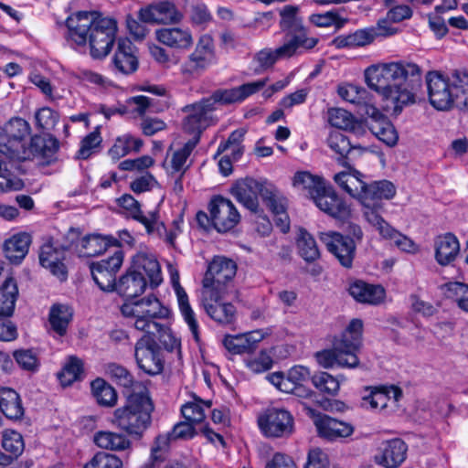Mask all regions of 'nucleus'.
Wrapping results in <instances>:
<instances>
[{"instance_id":"a211bd4d","label":"nucleus","mask_w":468,"mask_h":468,"mask_svg":"<svg viewBox=\"0 0 468 468\" xmlns=\"http://www.w3.org/2000/svg\"><path fill=\"white\" fill-rule=\"evenodd\" d=\"M139 18L144 23L169 25L179 23L183 14L173 2L161 1L141 8Z\"/></svg>"},{"instance_id":"f8f14e48","label":"nucleus","mask_w":468,"mask_h":468,"mask_svg":"<svg viewBox=\"0 0 468 468\" xmlns=\"http://www.w3.org/2000/svg\"><path fill=\"white\" fill-rule=\"evenodd\" d=\"M318 238L343 267H352L356 247L354 239L336 231L319 232Z\"/></svg>"},{"instance_id":"4468645a","label":"nucleus","mask_w":468,"mask_h":468,"mask_svg":"<svg viewBox=\"0 0 468 468\" xmlns=\"http://www.w3.org/2000/svg\"><path fill=\"white\" fill-rule=\"evenodd\" d=\"M228 292H201V304L207 314L220 324H230L236 319V308L230 303H224Z\"/></svg>"},{"instance_id":"603ef678","label":"nucleus","mask_w":468,"mask_h":468,"mask_svg":"<svg viewBox=\"0 0 468 468\" xmlns=\"http://www.w3.org/2000/svg\"><path fill=\"white\" fill-rule=\"evenodd\" d=\"M211 406L212 402L210 400H203L195 396L193 401L186 402L181 407V413L185 420L197 424L205 420V410L210 409Z\"/></svg>"},{"instance_id":"052dcab7","label":"nucleus","mask_w":468,"mask_h":468,"mask_svg":"<svg viewBox=\"0 0 468 468\" xmlns=\"http://www.w3.org/2000/svg\"><path fill=\"white\" fill-rule=\"evenodd\" d=\"M363 215L366 220L373 226L378 233L384 238L392 227L382 218L380 210L382 206L374 205L370 206L368 202H365Z\"/></svg>"},{"instance_id":"37998d69","label":"nucleus","mask_w":468,"mask_h":468,"mask_svg":"<svg viewBox=\"0 0 468 468\" xmlns=\"http://www.w3.org/2000/svg\"><path fill=\"white\" fill-rule=\"evenodd\" d=\"M297 49L292 44H284L275 49L263 48L256 53L254 60L258 63L261 69L271 68L277 60L281 58H291L296 53Z\"/></svg>"},{"instance_id":"3c124183","label":"nucleus","mask_w":468,"mask_h":468,"mask_svg":"<svg viewBox=\"0 0 468 468\" xmlns=\"http://www.w3.org/2000/svg\"><path fill=\"white\" fill-rule=\"evenodd\" d=\"M91 392L99 405L113 407L117 403V392L102 378H96L90 384Z\"/></svg>"},{"instance_id":"1a4fd4ad","label":"nucleus","mask_w":468,"mask_h":468,"mask_svg":"<svg viewBox=\"0 0 468 468\" xmlns=\"http://www.w3.org/2000/svg\"><path fill=\"white\" fill-rule=\"evenodd\" d=\"M236 263L225 257H216L208 265L202 282L201 292H229V282L236 274Z\"/></svg>"},{"instance_id":"ea45409f","label":"nucleus","mask_w":468,"mask_h":468,"mask_svg":"<svg viewBox=\"0 0 468 468\" xmlns=\"http://www.w3.org/2000/svg\"><path fill=\"white\" fill-rule=\"evenodd\" d=\"M0 410L11 420H20L24 414L25 409L22 404L19 394L10 388H0Z\"/></svg>"},{"instance_id":"412c9836","label":"nucleus","mask_w":468,"mask_h":468,"mask_svg":"<svg viewBox=\"0 0 468 468\" xmlns=\"http://www.w3.org/2000/svg\"><path fill=\"white\" fill-rule=\"evenodd\" d=\"M267 186L253 178H245L231 187V194L246 208L256 213L259 208V196L263 198Z\"/></svg>"},{"instance_id":"39448f33","label":"nucleus","mask_w":468,"mask_h":468,"mask_svg":"<svg viewBox=\"0 0 468 468\" xmlns=\"http://www.w3.org/2000/svg\"><path fill=\"white\" fill-rule=\"evenodd\" d=\"M121 312L131 326L150 336L156 335L162 320L170 314L169 309L154 295L125 303L122 305Z\"/></svg>"},{"instance_id":"680f3d73","label":"nucleus","mask_w":468,"mask_h":468,"mask_svg":"<svg viewBox=\"0 0 468 468\" xmlns=\"http://www.w3.org/2000/svg\"><path fill=\"white\" fill-rule=\"evenodd\" d=\"M107 372L119 385L127 389L128 394L135 393L137 385H144L143 382L134 381L131 373L120 365L114 363L108 365Z\"/></svg>"},{"instance_id":"a878e982","label":"nucleus","mask_w":468,"mask_h":468,"mask_svg":"<svg viewBox=\"0 0 468 468\" xmlns=\"http://www.w3.org/2000/svg\"><path fill=\"white\" fill-rule=\"evenodd\" d=\"M408 446L400 439H392L384 441L375 456L377 463L385 468H397L406 459Z\"/></svg>"},{"instance_id":"aec40b11","label":"nucleus","mask_w":468,"mask_h":468,"mask_svg":"<svg viewBox=\"0 0 468 468\" xmlns=\"http://www.w3.org/2000/svg\"><path fill=\"white\" fill-rule=\"evenodd\" d=\"M366 113L369 116L367 127L370 132L388 146L396 145L399 134L391 122L374 106H370Z\"/></svg>"},{"instance_id":"49530a36","label":"nucleus","mask_w":468,"mask_h":468,"mask_svg":"<svg viewBox=\"0 0 468 468\" xmlns=\"http://www.w3.org/2000/svg\"><path fill=\"white\" fill-rule=\"evenodd\" d=\"M93 441L98 447L111 451H123L131 446V441L124 435L108 431L96 432Z\"/></svg>"},{"instance_id":"473e14b6","label":"nucleus","mask_w":468,"mask_h":468,"mask_svg":"<svg viewBox=\"0 0 468 468\" xmlns=\"http://www.w3.org/2000/svg\"><path fill=\"white\" fill-rule=\"evenodd\" d=\"M58 150V142L55 137L35 135L31 138L29 146L26 147V151L29 152L27 160L38 157L44 164H50Z\"/></svg>"},{"instance_id":"e433bc0d","label":"nucleus","mask_w":468,"mask_h":468,"mask_svg":"<svg viewBox=\"0 0 468 468\" xmlns=\"http://www.w3.org/2000/svg\"><path fill=\"white\" fill-rule=\"evenodd\" d=\"M368 395L362 398V408L372 410H382L387 408L390 400V394L393 395V401L397 402L401 397V390L391 387L388 388H367Z\"/></svg>"},{"instance_id":"0eeeda50","label":"nucleus","mask_w":468,"mask_h":468,"mask_svg":"<svg viewBox=\"0 0 468 468\" xmlns=\"http://www.w3.org/2000/svg\"><path fill=\"white\" fill-rule=\"evenodd\" d=\"M298 6L288 5L280 10V27L289 37L286 44H292L295 49L303 48L311 49L318 43V38L309 37L307 29L303 24L302 17L298 15Z\"/></svg>"},{"instance_id":"dca6fc26","label":"nucleus","mask_w":468,"mask_h":468,"mask_svg":"<svg viewBox=\"0 0 468 468\" xmlns=\"http://www.w3.org/2000/svg\"><path fill=\"white\" fill-rule=\"evenodd\" d=\"M208 210L211 223L218 232H227L232 229L240 218L234 204L222 197H214L208 205Z\"/></svg>"},{"instance_id":"f257e3e1","label":"nucleus","mask_w":468,"mask_h":468,"mask_svg":"<svg viewBox=\"0 0 468 468\" xmlns=\"http://www.w3.org/2000/svg\"><path fill=\"white\" fill-rule=\"evenodd\" d=\"M365 80L383 100L389 101L399 114L404 106L415 102L414 91L421 86V69L405 61L379 63L366 69Z\"/></svg>"},{"instance_id":"c03bdc74","label":"nucleus","mask_w":468,"mask_h":468,"mask_svg":"<svg viewBox=\"0 0 468 468\" xmlns=\"http://www.w3.org/2000/svg\"><path fill=\"white\" fill-rule=\"evenodd\" d=\"M377 37V32L373 27L356 30L348 35L339 36L333 41L338 48H357L371 44Z\"/></svg>"},{"instance_id":"69168bd1","label":"nucleus","mask_w":468,"mask_h":468,"mask_svg":"<svg viewBox=\"0 0 468 468\" xmlns=\"http://www.w3.org/2000/svg\"><path fill=\"white\" fill-rule=\"evenodd\" d=\"M2 438L3 448L9 452V455L14 457V459L23 453L25 442L23 436L19 432L14 430H5L3 431Z\"/></svg>"},{"instance_id":"6e6552de","label":"nucleus","mask_w":468,"mask_h":468,"mask_svg":"<svg viewBox=\"0 0 468 468\" xmlns=\"http://www.w3.org/2000/svg\"><path fill=\"white\" fill-rule=\"evenodd\" d=\"M258 425L267 438H288L294 431V418L285 409L271 408L259 416Z\"/></svg>"},{"instance_id":"09e8293b","label":"nucleus","mask_w":468,"mask_h":468,"mask_svg":"<svg viewBox=\"0 0 468 468\" xmlns=\"http://www.w3.org/2000/svg\"><path fill=\"white\" fill-rule=\"evenodd\" d=\"M327 144L340 157H345L352 150L363 152L366 148L359 144L353 143L349 137L339 131L331 132L327 138Z\"/></svg>"},{"instance_id":"0e129e2a","label":"nucleus","mask_w":468,"mask_h":468,"mask_svg":"<svg viewBox=\"0 0 468 468\" xmlns=\"http://www.w3.org/2000/svg\"><path fill=\"white\" fill-rule=\"evenodd\" d=\"M171 438L168 434L159 435L155 438L151 449L149 462L145 463L144 468H156L165 458V453L169 447Z\"/></svg>"},{"instance_id":"72a5a7b5","label":"nucleus","mask_w":468,"mask_h":468,"mask_svg":"<svg viewBox=\"0 0 468 468\" xmlns=\"http://www.w3.org/2000/svg\"><path fill=\"white\" fill-rule=\"evenodd\" d=\"M133 268L135 272L146 276L152 287H157L162 282L161 268L156 258L145 252L137 253L133 259Z\"/></svg>"},{"instance_id":"864d4df0","label":"nucleus","mask_w":468,"mask_h":468,"mask_svg":"<svg viewBox=\"0 0 468 468\" xmlns=\"http://www.w3.org/2000/svg\"><path fill=\"white\" fill-rule=\"evenodd\" d=\"M300 256L307 262H314L320 258V250L314 238L306 230H300L296 241Z\"/></svg>"},{"instance_id":"9d476101","label":"nucleus","mask_w":468,"mask_h":468,"mask_svg":"<svg viewBox=\"0 0 468 468\" xmlns=\"http://www.w3.org/2000/svg\"><path fill=\"white\" fill-rule=\"evenodd\" d=\"M134 357L139 368L148 375H158L164 369L162 350L153 336L144 335L137 340Z\"/></svg>"},{"instance_id":"c756f323","label":"nucleus","mask_w":468,"mask_h":468,"mask_svg":"<svg viewBox=\"0 0 468 468\" xmlns=\"http://www.w3.org/2000/svg\"><path fill=\"white\" fill-rule=\"evenodd\" d=\"M112 63L119 72L125 75L137 70L139 62L135 55V47L129 39L122 38L118 40Z\"/></svg>"},{"instance_id":"5fc2aeb1","label":"nucleus","mask_w":468,"mask_h":468,"mask_svg":"<svg viewBox=\"0 0 468 468\" xmlns=\"http://www.w3.org/2000/svg\"><path fill=\"white\" fill-rule=\"evenodd\" d=\"M82 374L83 362L76 356H70L61 371L58 373V378L62 386L67 387L80 380L82 378Z\"/></svg>"},{"instance_id":"ddd939ff","label":"nucleus","mask_w":468,"mask_h":468,"mask_svg":"<svg viewBox=\"0 0 468 468\" xmlns=\"http://www.w3.org/2000/svg\"><path fill=\"white\" fill-rule=\"evenodd\" d=\"M216 109L206 98L192 104L186 105L182 111L186 114L183 119V129L200 139L201 133L212 122L210 113Z\"/></svg>"},{"instance_id":"393cba45","label":"nucleus","mask_w":468,"mask_h":468,"mask_svg":"<svg viewBox=\"0 0 468 468\" xmlns=\"http://www.w3.org/2000/svg\"><path fill=\"white\" fill-rule=\"evenodd\" d=\"M310 378V370L303 366L292 367L286 375L282 372H274L267 377L273 386L285 393H290L295 387L304 384Z\"/></svg>"},{"instance_id":"8fccbe9b","label":"nucleus","mask_w":468,"mask_h":468,"mask_svg":"<svg viewBox=\"0 0 468 468\" xmlns=\"http://www.w3.org/2000/svg\"><path fill=\"white\" fill-rule=\"evenodd\" d=\"M142 146L143 141L140 138L126 133L115 140L114 144L109 150V155L113 160H119L131 152H139Z\"/></svg>"},{"instance_id":"bf43d9fd","label":"nucleus","mask_w":468,"mask_h":468,"mask_svg":"<svg viewBox=\"0 0 468 468\" xmlns=\"http://www.w3.org/2000/svg\"><path fill=\"white\" fill-rule=\"evenodd\" d=\"M198 144V136H194L184 146L175 151L171 157V169L175 173H184L187 168L186 161Z\"/></svg>"},{"instance_id":"5701e85b","label":"nucleus","mask_w":468,"mask_h":468,"mask_svg":"<svg viewBox=\"0 0 468 468\" xmlns=\"http://www.w3.org/2000/svg\"><path fill=\"white\" fill-rule=\"evenodd\" d=\"M316 207L325 214L337 219H346L351 214L349 206L341 198L332 186H327L314 199Z\"/></svg>"},{"instance_id":"423d86ee","label":"nucleus","mask_w":468,"mask_h":468,"mask_svg":"<svg viewBox=\"0 0 468 468\" xmlns=\"http://www.w3.org/2000/svg\"><path fill=\"white\" fill-rule=\"evenodd\" d=\"M31 133L29 123L18 117L11 118L0 127V153L10 161L27 160V142Z\"/></svg>"},{"instance_id":"338daca9","label":"nucleus","mask_w":468,"mask_h":468,"mask_svg":"<svg viewBox=\"0 0 468 468\" xmlns=\"http://www.w3.org/2000/svg\"><path fill=\"white\" fill-rule=\"evenodd\" d=\"M314 386L321 392L335 396L340 388V382L337 378L326 372H320L312 377Z\"/></svg>"},{"instance_id":"20e7f679","label":"nucleus","mask_w":468,"mask_h":468,"mask_svg":"<svg viewBox=\"0 0 468 468\" xmlns=\"http://www.w3.org/2000/svg\"><path fill=\"white\" fill-rule=\"evenodd\" d=\"M154 404L145 385H137L135 393L128 394L124 406L114 410L112 422L129 435L141 438L150 427Z\"/></svg>"},{"instance_id":"4c0bfd02","label":"nucleus","mask_w":468,"mask_h":468,"mask_svg":"<svg viewBox=\"0 0 468 468\" xmlns=\"http://www.w3.org/2000/svg\"><path fill=\"white\" fill-rule=\"evenodd\" d=\"M348 292L357 302L368 304H378L385 298V290L380 285L356 281L350 284Z\"/></svg>"},{"instance_id":"9b49d317","label":"nucleus","mask_w":468,"mask_h":468,"mask_svg":"<svg viewBox=\"0 0 468 468\" xmlns=\"http://www.w3.org/2000/svg\"><path fill=\"white\" fill-rule=\"evenodd\" d=\"M66 238L69 243L65 244V248H74L81 257L97 256L110 246L118 244V241L110 236L90 234L80 237V232L75 229H70Z\"/></svg>"},{"instance_id":"2eb2a0df","label":"nucleus","mask_w":468,"mask_h":468,"mask_svg":"<svg viewBox=\"0 0 468 468\" xmlns=\"http://www.w3.org/2000/svg\"><path fill=\"white\" fill-rule=\"evenodd\" d=\"M122 264V251H116L112 257L90 264L92 278L101 290L114 291L117 284L115 276Z\"/></svg>"},{"instance_id":"774afa93","label":"nucleus","mask_w":468,"mask_h":468,"mask_svg":"<svg viewBox=\"0 0 468 468\" xmlns=\"http://www.w3.org/2000/svg\"><path fill=\"white\" fill-rule=\"evenodd\" d=\"M13 356L23 370L35 372L40 366L38 355L33 349L16 350Z\"/></svg>"},{"instance_id":"7ed1b4c3","label":"nucleus","mask_w":468,"mask_h":468,"mask_svg":"<svg viewBox=\"0 0 468 468\" xmlns=\"http://www.w3.org/2000/svg\"><path fill=\"white\" fill-rule=\"evenodd\" d=\"M431 104L438 110H448L454 103L468 112V70L454 69L450 75L433 70L426 75Z\"/></svg>"},{"instance_id":"58836bf2","label":"nucleus","mask_w":468,"mask_h":468,"mask_svg":"<svg viewBox=\"0 0 468 468\" xmlns=\"http://www.w3.org/2000/svg\"><path fill=\"white\" fill-rule=\"evenodd\" d=\"M361 176L358 171L353 173L340 172L335 175L334 179L351 197L365 203L367 185L361 179Z\"/></svg>"},{"instance_id":"13d9d810","label":"nucleus","mask_w":468,"mask_h":468,"mask_svg":"<svg viewBox=\"0 0 468 468\" xmlns=\"http://www.w3.org/2000/svg\"><path fill=\"white\" fill-rule=\"evenodd\" d=\"M71 318V313L67 305L55 304L49 312V323L51 328L59 335L66 334L67 327Z\"/></svg>"},{"instance_id":"f03ea898","label":"nucleus","mask_w":468,"mask_h":468,"mask_svg":"<svg viewBox=\"0 0 468 468\" xmlns=\"http://www.w3.org/2000/svg\"><path fill=\"white\" fill-rule=\"evenodd\" d=\"M66 25L72 41L78 45L89 42L92 58H105L112 50L117 33L114 19L97 12L80 11L69 16Z\"/></svg>"},{"instance_id":"f3484780","label":"nucleus","mask_w":468,"mask_h":468,"mask_svg":"<svg viewBox=\"0 0 468 468\" xmlns=\"http://www.w3.org/2000/svg\"><path fill=\"white\" fill-rule=\"evenodd\" d=\"M268 81L269 79L265 78L256 81L244 83L231 89L217 90L210 97L206 99L209 101V104L212 107H215L216 103L224 105L239 103L260 91L266 86Z\"/></svg>"},{"instance_id":"de8ad7c7","label":"nucleus","mask_w":468,"mask_h":468,"mask_svg":"<svg viewBox=\"0 0 468 468\" xmlns=\"http://www.w3.org/2000/svg\"><path fill=\"white\" fill-rule=\"evenodd\" d=\"M17 293L18 289L14 278H6L0 287V317H8L13 314Z\"/></svg>"},{"instance_id":"c85d7f7f","label":"nucleus","mask_w":468,"mask_h":468,"mask_svg":"<svg viewBox=\"0 0 468 468\" xmlns=\"http://www.w3.org/2000/svg\"><path fill=\"white\" fill-rule=\"evenodd\" d=\"M66 249L65 245H63V249H58L48 242L41 247L39 253V261L42 267L48 269L60 281L67 279V270L63 263L65 259L64 250Z\"/></svg>"},{"instance_id":"cd10ccee","label":"nucleus","mask_w":468,"mask_h":468,"mask_svg":"<svg viewBox=\"0 0 468 468\" xmlns=\"http://www.w3.org/2000/svg\"><path fill=\"white\" fill-rule=\"evenodd\" d=\"M157 41L174 49H189L194 39L187 27H172L158 28L154 32Z\"/></svg>"},{"instance_id":"2f4dec72","label":"nucleus","mask_w":468,"mask_h":468,"mask_svg":"<svg viewBox=\"0 0 468 468\" xmlns=\"http://www.w3.org/2000/svg\"><path fill=\"white\" fill-rule=\"evenodd\" d=\"M264 337L263 331L255 330L242 335H228L224 338L223 344L232 354L251 353Z\"/></svg>"},{"instance_id":"4d7b16f0","label":"nucleus","mask_w":468,"mask_h":468,"mask_svg":"<svg viewBox=\"0 0 468 468\" xmlns=\"http://www.w3.org/2000/svg\"><path fill=\"white\" fill-rule=\"evenodd\" d=\"M396 195V186L388 180L374 181L367 185L366 202L378 199H391Z\"/></svg>"},{"instance_id":"a18cd8bd","label":"nucleus","mask_w":468,"mask_h":468,"mask_svg":"<svg viewBox=\"0 0 468 468\" xmlns=\"http://www.w3.org/2000/svg\"><path fill=\"white\" fill-rule=\"evenodd\" d=\"M293 186L303 191H306L312 199L327 186L322 177L305 171L297 172L294 175Z\"/></svg>"},{"instance_id":"bb28decb","label":"nucleus","mask_w":468,"mask_h":468,"mask_svg":"<svg viewBox=\"0 0 468 468\" xmlns=\"http://www.w3.org/2000/svg\"><path fill=\"white\" fill-rule=\"evenodd\" d=\"M363 323L360 319H353L340 337L334 341L336 350L344 353L349 359L350 356H356L362 342Z\"/></svg>"},{"instance_id":"b1692460","label":"nucleus","mask_w":468,"mask_h":468,"mask_svg":"<svg viewBox=\"0 0 468 468\" xmlns=\"http://www.w3.org/2000/svg\"><path fill=\"white\" fill-rule=\"evenodd\" d=\"M170 276H171V283L173 285V288H174L175 292L177 297L180 313L184 318V321L188 325V328H189L195 341L199 342V339H200L199 325H198L197 320L196 318V314L189 303L188 296H187L186 291L180 285L179 274H178L177 271L171 269Z\"/></svg>"},{"instance_id":"79ce46f5","label":"nucleus","mask_w":468,"mask_h":468,"mask_svg":"<svg viewBox=\"0 0 468 468\" xmlns=\"http://www.w3.org/2000/svg\"><path fill=\"white\" fill-rule=\"evenodd\" d=\"M316 359L319 365L324 368L334 367L355 368L359 366L357 356H350L349 359H347L344 353L336 350V346L334 344L332 349L318 352L316 354Z\"/></svg>"},{"instance_id":"e2e57ef3","label":"nucleus","mask_w":468,"mask_h":468,"mask_svg":"<svg viewBox=\"0 0 468 468\" xmlns=\"http://www.w3.org/2000/svg\"><path fill=\"white\" fill-rule=\"evenodd\" d=\"M445 288L446 297L455 302L460 309L468 313V284L453 282L445 284Z\"/></svg>"},{"instance_id":"f704fd0d","label":"nucleus","mask_w":468,"mask_h":468,"mask_svg":"<svg viewBox=\"0 0 468 468\" xmlns=\"http://www.w3.org/2000/svg\"><path fill=\"white\" fill-rule=\"evenodd\" d=\"M435 259L441 265L446 266L455 261L460 253V243L452 233H445L435 239Z\"/></svg>"},{"instance_id":"a19ab883","label":"nucleus","mask_w":468,"mask_h":468,"mask_svg":"<svg viewBox=\"0 0 468 468\" xmlns=\"http://www.w3.org/2000/svg\"><path fill=\"white\" fill-rule=\"evenodd\" d=\"M145 288L146 280L142 272L129 271L120 278L114 290L124 297L134 298L142 294Z\"/></svg>"},{"instance_id":"6ab92c4d","label":"nucleus","mask_w":468,"mask_h":468,"mask_svg":"<svg viewBox=\"0 0 468 468\" xmlns=\"http://www.w3.org/2000/svg\"><path fill=\"white\" fill-rule=\"evenodd\" d=\"M216 60L215 47L212 37L209 35H203L199 37L194 51L188 56L184 72H199Z\"/></svg>"},{"instance_id":"c9c22d12","label":"nucleus","mask_w":468,"mask_h":468,"mask_svg":"<svg viewBox=\"0 0 468 468\" xmlns=\"http://www.w3.org/2000/svg\"><path fill=\"white\" fill-rule=\"evenodd\" d=\"M31 241V236L27 232L13 235L3 245L5 258L11 263L19 264L27 256Z\"/></svg>"},{"instance_id":"7c9ffc66","label":"nucleus","mask_w":468,"mask_h":468,"mask_svg":"<svg viewBox=\"0 0 468 468\" xmlns=\"http://www.w3.org/2000/svg\"><path fill=\"white\" fill-rule=\"evenodd\" d=\"M314 424L318 434L329 441L348 437L354 431V427L350 423L331 418L325 414L318 416Z\"/></svg>"},{"instance_id":"4be33fe9","label":"nucleus","mask_w":468,"mask_h":468,"mask_svg":"<svg viewBox=\"0 0 468 468\" xmlns=\"http://www.w3.org/2000/svg\"><path fill=\"white\" fill-rule=\"evenodd\" d=\"M118 204L125 209L128 215L133 219L142 223L149 234L157 233L161 235L162 229H165V225L159 221L156 211L149 212L144 215L140 208L139 202L131 195L125 194L118 199Z\"/></svg>"},{"instance_id":"6e6d98bb","label":"nucleus","mask_w":468,"mask_h":468,"mask_svg":"<svg viewBox=\"0 0 468 468\" xmlns=\"http://www.w3.org/2000/svg\"><path fill=\"white\" fill-rule=\"evenodd\" d=\"M338 95L350 103L365 106L367 110L371 106L368 104L370 101L369 93L365 88L353 84L340 86L338 88Z\"/></svg>"}]
</instances>
